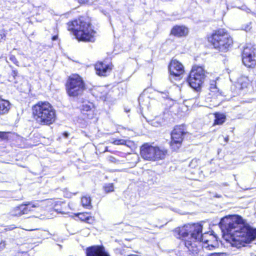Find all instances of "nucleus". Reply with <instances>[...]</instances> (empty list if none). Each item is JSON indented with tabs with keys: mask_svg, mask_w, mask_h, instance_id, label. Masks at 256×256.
<instances>
[{
	"mask_svg": "<svg viewBox=\"0 0 256 256\" xmlns=\"http://www.w3.org/2000/svg\"><path fill=\"white\" fill-rule=\"evenodd\" d=\"M200 164V160L194 158L191 160L189 164V166L190 168L192 169H199Z\"/></svg>",
	"mask_w": 256,
	"mask_h": 256,
	"instance_id": "4be33fe9",
	"label": "nucleus"
},
{
	"mask_svg": "<svg viewBox=\"0 0 256 256\" xmlns=\"http://www.w3.org/2000/svg\"><path fill=\"white\" fill-rule=\"evenodd\" d=\"M14 228H16L15 226H8L6 228V230H14Z\"/></svg>",
	"mask_w": 256,
	"mask_h": 256,
	"instance_id": "f704fd0d",
	"label": "nucleus"
},
{
	"mask_svg": "<svg viewBox=\"0 0 256 256\" xmlns=\"http://www.w3.org/2000/svg\"><path fill=\"white\" fill-rule=\"evenodd\" d=\"M251 28V22H249L243 26V29L246 31H248Z\"/></svg>",
	"mask_w": 256,
	"mask_h": 256,
	"instance_id": "c85d7f7f",
	"label": "nucleus"
},
{
	"mask_svg": "<svg viewBox=\"0 0 256 256\" xmlns=\"http://www.w3.org/2000/svg\"><path fill=\"white\" fill-rule=\"evenodd\" d=\"M14 256H28V254L26 252H18Z\"/></svg>",
	"mask_w": 256,
	"mask_h": 256,
	"instance_id": "7c9ffc66",
	"label": "nucleus"
},
{
	"mask_svg": "<svg viewBox=\"0 0 256 256\" xmlns=\"http://www.w3.org/2000/svg\"><path fill=\"white\" fill-rule=\"evenodd\" d=\"M140 154L146 160H156L164 159L167 154V150L146 143L140 147Z\"/></svg>",
	"mask_w": 256,
	"mask_h": 256,
	"instance_id": "0eeeda50",
	"label": "nucleus"
},
{
	"mask_svg": "<svg viewBox=\"0 0 256 256\" xmlns=\"http://www.w3.org/2000/svg\"><path fill=\"white\" fill-rule=\"evenodd\" d=\"M188 34V29L184 26H176L171 30V34L178 37L186 36Z\"/></svg>",
	"mask_w": 256,
	"mask_h": 256,
	"instance_id": "2eb2a0df",
	"label": "nucleus"
},
{
	"mask_svg": "<svg viewBox=\"0 0 256 256\" xmlns=\"http://www.w3.org/2000/svg\"><path fill=\"white\" fill-rule=\"evenodd\" d=\"M6 38V34L4 30H0V42L2 40H4Z\"/></svg>",
	"mask_w": 256,
	"mask_h": 256,
	"instance_id": "bb28decb",
	"label": "nucleus"
},
{
	"mask_svg": "<svg viewBox=\"0 0 256 256\" xmlns=\"http://www.w3.org/2000/svg\"><path fill=\"white\" fill-rule=\"evenodd\" d=\"M113 141L112 142L114 144H122V145H125L126 144V141L125 140L123 139H112Z\"/></svg>",
	"mask_w": 256,
	"mask_h": 256,
	"instance_id": "b1692460",
	"label": "nucleus"
},
{
	"mask_svg": "<svg viewBox=\"0 0 256 256\" xmlns=\"http://www.w3.org/2000/svg\"><path fill=\"white\" fill-rule=\"evenodd\" d=\"M220 226L222 231L230 235L232 244L236 247L244 246L256 238V230L246 224L239 216L222 218Z\"/></svg>",
	"mask_w": 256,
	"mask_h": 256,
	"instance_id": "f257e3e1",
	"label": "nucleus"
},
{
	"mask_svg": "<svg viewBox=\"0 0 256 256\" xmlns=\"http://www.w3.org/2000/svg\"><path fill=\"white\" fill-rule=\"evenodd\" d=\"M38 207V204L28 202L14 208L11 210L10 214L12 216H20L22 214H28L29 212L32 211L33 208H36Z\"/></svg>",
	"mask_w": 256,
	"mask_h": 256,
	"instance_id": "9b49d317",
	"label": "nucleus"
},
{
	"mask_svg": "<svg viewBox=\"0 0 256 256\" xmlns=\"http://www.w3.org/2000/svg\"><path fill=\"white\" fill-rule=\"evenodd\" d=\"M128 256H138L136 255V254H130V255Z\"/></svg>",
	"mask_w": 256,
	"mask_h": 256,
	"instance_id": "58836bf2",
	"label": "nucleus"
},
{
	"mask_svg": "<svg viewBox=\"0 0 256 256\" xmlns=\"http://www.w3.org/2000/svg\"><path fill=\"white\" fill-rule=\"evenodd\" d=\"M205 78L204 70L201 66H194L188 78L190 86L196 91H198L204 82Z\"/></svg>",
	"mask_w": 256,
	"mask_h": 256,
	"instance_id": "6e6552de",
	"label": "nucleus"
},
{
	"mask_svg": "<svg viewBox=\"0 0 256 256\" xmlns=\"http://www.w3.org/2000/svg\"><path fill=\"white\" fill-rule=\"evenodd\" d=\"M10 108V104L8 100L0 97V116L7 114Z\"/></svg>",
	"mask_w": 256,
	"mask_h": 256,
	"instance_id": "f3484780",
	"label": "nucleus"
},
{
	"mask_svg": "<svg viewBox=\"0 0 256 256\" xmlns=\"http://www.w3.org/2000/svg\"><path fill=\"white\" fill-rule=\"evenodd\" d=\"M208 40L215 49L221 52H228L233 44L232 38L224 29L214 32Z\"/></svg>",
	"mask_w": 256,
	"mask_h": 256,
	"instance_id": "39448f33",
	"label": "nucleus"
},
{
	"mask_svg": "<svg viewBox=\"0 0 256 256\" xmlns=\"http://www.w3.org/2000/svg\"><path fill=\"white\" fill-rule=\"evenodd\" d=\"M106 192H109L114 190V186L112 184H108L104 186Z\"/></svg>",
	"mask_w": 256,
	"mask_h": 256,
	"instance_id": "393cba45",
	"label": "nucleus"
},
{
	"mask_svg": "<svg viewBox=\"0 0 256 256\" xmlns=\"http://www.w3.org/2000/svg\"><path fill=\"white\" fill-rule=\"evenodd\" d=\"M18 72L17 70H12V75L13 76L14 78L16 76H17L18 74Z\"/></svg>",
	"mask_w": 256,
	"mask_h": 256,
	"instance_id": "473e14b6",
	"label": "nucleus"
},
{
	"mask_svg": "<svg viewBox=\"0 0 256 256\" xmlns=\"http://www.w3.org/2000/svg\"><path fill=\"white\" fill-rule=\"evenodd\" d=\"M78 218L82 221L86 222L88 224H92L93 222V218L92 216H88V214H79Z\"/></svg>",
	"mask_w": 256,
	"mask_h": 256,
	"instance_id": "aec40b11",
	"label": "nucleus"
},
{
	"mask_svg": "<svg viewBox=\"0 0 256 256\" xmlns=\"http://www.w3.org/2000/svg\"><path fill=\"white\" fill-rule=\"evenodd\" d=\"M94 108V106L93 104L89 102H84L82 106V110L83 113L91 112Z\"/></svg>",
	"mask_w": 256,
	"mask_h": 256,
	"instance_id": "a211bd4d",
	"label": "nucleus"
},
{
	"mask_svg": "<svg viewBox=\"0 0 256 256\" xmlns=\"http://www.w3.org/2000/svg\"><path fill=\"white\" fill-rule=\"evenodd\" d=\"M228 138H225V140H226V142H227V141H228Z\"/></svg>",
	"mask_w": 256,
	"mask_h": 256,
	"instance_id": "ea45409f",
	"label": "nucleus"
},
{
	"mask_svg": "<svg viewBox=\"0 0 256 256\" xmlns=\"http://www.w3.org/2000/svg\"><path fill=\"white\" fill-rule=\"evenodd\" d=\"M32 110L34 118L40 124L50 125L56 120V110L48 102H39Z\"/></svg>",
	"mask_w": 256,
	"mask_h": 256,
	"instance_id": "20e7f679",
	"label": "nucleus"
},
{
	"mask_svg": "<svg viewBox=\"0 0 256 256\" xmlns=\"http://www.w3.org/2000/svg\"><path fill=\"white\" fill-rule=\"evenodd\" d=\"M243 64L248 68H252L255 66L256 61L254 49L251 46L244 48L242 54Z\"/></svg>",
	"mask_w": 256,
	"mask_h": 256,
	"instance_id": "9d476101",
	"label": "nucleus"
},
{
	"mask_svg": "<svg viewBox=\"0 0 256 256\" xmlns=\"http://www.w3.org/2000/svg\"><path fill=\"white\" fill-rule=\"evenodd\" d=\"M214 124H222L226 120V116L224 114L216 113L215 114Z\"/></svg>",
	"mask_w": 256,
	"mask_h": 256,
	"instance_id": "6ab92c4d",
	"label": "nucleus"
},
{
	"mask_svg": "<svg viewBox=\"0 0 256 256\" xmlns=\"http://www.w3.org/2000/svg\"><path fill=\"white\" fill-rule=\"evenodd\" d=\"M160 94L162 97H163L164 98H167L168 96V94L167 92H161Z\"/></svg>",
	"mask_w": 256,
	"mask_h": 256,
	"instance_id": "2f4dec72",
	"label": "nucleus"
},
{
	"mask_svg": "<svg viewBox=\"0 0 256 256\" xmlns=\"http://www.w3.org/2000/svg\"><path fill=\"white\" fill-rule=\"evenodd\" d=\"M6 242L4 240H2L0 242V250H4L6 246Z\"/></svg>",
	"mask_w": 256,
	"mask_h": 256,
	"instance_id": "c756f323",
	"label": "nucleus"
},
{
	"mask_svg": "<svg viewBox=\"0 0 256 256\" xmlns=\"http://www.w3.org/2000/svg\"><path fill=\"white\" fill-rule=\"evenodd\" d=\"M86 256H110L103 246H92L86 250Z\"/></svg>",
	"mask_w": 256,
	"mask_h": 256,
	"instance_id": "4468645a",
	"label": "nucleus"
},
{
	"mask_svg": "<svg viewBox=\"0 0 256 256\" xmlns=\"http://www.w3.org/2000/svg\"><path fill=\"white\" fill-rule=\"evenodd\" d=\"M68 30L72 32L78 40L94 42L95 32L89 20L84 17H80L68 24Z\"/></svg>",
	"mask_w": 256,
	"mask_h": 256,
	"instance_id": "7ed1b4c3",
	"label": "nucleus"
},
{
	"mask_svg": "<svg viewBox=\"0 0 256 256\" xmlns=\"http://www.w3.org/2000/svg\"><path fill=\"white\" fill-rule=\"evenodd\" d=\"M82 204L83 206L90 208H92L91 199L90 196H83L81 200Z\"/></svg>",
	"mask_w": 256,
	"mask_h": 256,
	"instance_id": "412c9836",
	"label": "nucleus"
},
{
	"mask_svg": "<svg viewBox=\"0 0 256 256\" xmlns=\"http://www.w3.org/2000/svg\"><path fill=\"white\" fill-rule=\"evenodd\" d=\"M58 39V36H52V40H56Z\"/></svg>",
	"mask_w": 256,
	"mask_h": 256,
	"instance_id": "c9c22d12",
	"label": "nucleus"
},
{
	"mask_svg": "<svg viewBox=\"0 0 256 256\" xmlns=\"http://www.w3.org/2000/svg\"><path fill=\"white\" fill-rule=\"evenodd\" d=\"M168 70L171 76L180 77L184 72V67L177 60H172L168 66Z\"/></svg>",
	"mask_w": 256,
	"mask_h": 256,
	"instance_id": "f8f14e48",
	"label": "nucleus"
},
{
	"mask_svg": "<svg viewBox=\"0 0 256 256\" xmlns=\"http://www.w3.org/2000/svg\"><path fill=\"white\" fill-rule=\"evenodd\" d=\"M202 226L200 224L185 225L174 230V235L178 238L184 241L186 247L193 254H196L198 244L202 242V247L212 250L214 246L210 244L207 236L212 237L208 233L202 234Z\"/></svg>",
	"mask_w": 256,
	"mask_h": 256,
	"instance_id": "f03ea898",
	"label": "nucleus"
},
{
	"mask_svg": "<svg viewBox=\"0 0 256 256\" xmlns=\"http://www.w3.org/2000/svg\"><path fill=\"white\" fill-rule=\"evenodd\" d=\"M96 74L100 76H106L112 69V64L106 62H98L95 64Z\"/></svg>",
	"mask_w": 256,
	"mask_h": 256,
	"instance_id": "ddd939ff",
	"label": "nucleus"
},
{
	"mask_svg": "<svg viewBox=\"0 0 256 256\" xmlns=\"http://www.w3.org/2000/svg\"><path fill=\"white\" fill-rule=\"evenodd\" d=\"M140 99H141V96L140 97L139 99H138V101H139V104H140Z\"/></svg>",
	"mask_w": 256,
	"mask_h": 256,
	"instance_id": "4c0bfd02",
	"label": "nucleus"
},
{
	"mask_svg": "<svg viewBox=\"0 0 256 256\" xmlns=\"http://www.w3.org/2000/svg\"><path fill=\"white\" fill-rule=\"evenodd\" d=\"M238 84L240 86V89H246V92H252V89L250 88V82L248 77L242 76L238 80Z\"/></svg>",
	"mask_w": 256,
	"mask_h": 256,
	"instance_id": "dca6fc26",
	"label": "nucleus"
},
{
	"mask_svg": "<svg viewBox=\"0 0 256 256\" xmlns=\"http://www.w3.org/2000/svg\"><path fill=\"white\" fill-rule=\"evenodd\" d=\"M64 136L66 138H67V137L68 136V132H64Z\"/></svg>",
	"mask_w": 256,
	"mask_h": 256,
	"instance_id": "e433bc0d",
	"label": "nucleus"
},
{
	"mask_svg": "<svg viewBox=\"0 0 256 256\" xmlns=\"http://www.w3.org/2000/svg\"><path fill=\"white\" fill-rule=\"evenodd\" d=\"M185 134L184 126H176L174 128L171 133L170 146L172 150H177L180 147Z\"/></svg>",
	"mask_w": 256,
	"mask_h": 256,
	"instance_id": "1a4fd4ad",
	"label": "nucleus"
},
{
	"mask_svg": "<svg viewBox=\"0 0 256 256\" xmlns=\"http://www.w3.org/2000/svg\"><path fill=\"white\" fill-rule=\"evenodd\" d=\"M209 90L210 92L209 94L211 96L212 98H216L220 94L218 88H212V89Z\"/></svg>",
	"mask_w": 256,
	"mask_h": 256,
	"instance_id": "5701e85b",
	"label": "nucleus"
},
{
	"mask_svg": "<svg viewBox=\"0 0 256 256\" xmlns=\"http://www.w3.org/2000/svg\"><path fill=\"white\" fill-rule=\"evenodd\" d=\"M5 135L6 133L4 132H0V138H4Z\"/></svg>",
	"mask_w": 256,
	"mask_h": 256,
	"instance_id": "72a5a7b5",
	"label": "nucleus"
},
{
	"mask_svg": "<svg viewBox=\"0 0 256 256\" xmlns=\"http://www.w3.org/2000/svg\"><path fill=\"white\" fill-rule=\"evenodd\" d=\"M67 94L70 97H78L81 96L86 89L82 78L78 74L70 76L66 84Z\"/></svg>",
	"mask_w": 256,
	"mask_h": 256,
	"instance_id": "423d86ee",
	"label": "nucleus"
},
{
	"mask_svg": "<svg viewBox=\"0 0 256 256\" xmlns=\"http://www.w3.org/2000/svg\"><path fill=\"white\" fill-rule=\"evenodd\" d=\"M216 80H211L210 81V88L209 89H212V88H217L216 86Z\"/></svg>",
	"mask_w": 256,
	"mask_h": 256,
	"instance_id": "cd10ccee",
	"label": "nucleus"
},
{
	"mask_svg": "<svg viewBox=\"0 0 256 256\" xmlns=\"http://www.w3.org/2000/svg\"><path fill=\"white\" fill-rule=\"evenodd\" d=\"M10 60L16 66L18 64V62L16 56L12 54L10 55Z\"/></svg>",
	"mask_w": 256,
	"mask_h": 256,
	"instance_id": "a878e982",
	"label": "nucleus"
}]
</instances>
